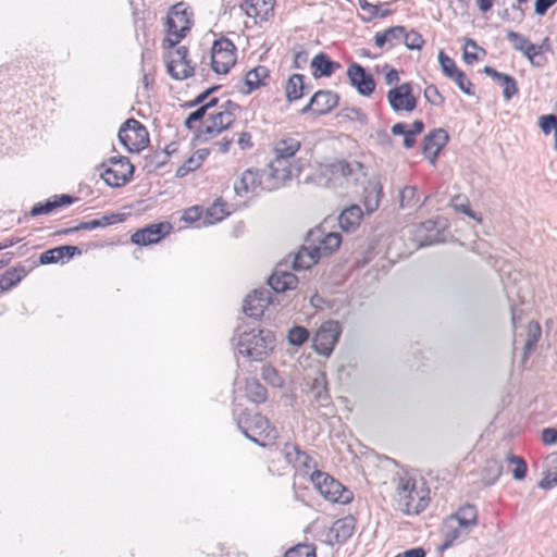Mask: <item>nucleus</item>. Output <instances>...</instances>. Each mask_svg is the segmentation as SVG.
Segmentation results:
<instances>
[{
  "instance_id": "1",
  "label": "nucleus",
  "mask_w": 557,
  "mask_h": 557,
  "mask_svg": "<svg viewBox=\"0 0 557 557\" xmlns=\"http://www.w3.org/2000/svg\"><path fill=\"white\" fill-rule=\"evenodd\" d=\"M428 492L417 486V480L407 473L400 474L396 485L397 509L405 515H418L423 511L428 504Z\"/></svg>"
},
{
  "instance_id": "2",
  "label": "nucleus",
  "mask_w": 557,
  "mask_h": 557,
  "mask_svg": "<svg viewBox=\"0 0 557 557\" xmlns=\"http://www.w3.org/2000/svg\"><path fill=\"white\" fill-rule=\"evenodd\" d=\"M275 335L270 330L245 331L239 335L238 352L252 361H262L274 348Z\"/></svg>"
},
{
  "instance_id": "3",
  "label": "nucleus",
  "mask_w": 557,
  "mask_h": 557,
  "mask_svg": "<svg viewBox=\"0 0 557 557\" xmlns=\"http://www.w3.org/2000/svg\"><path fill=\"white\" fill-rule=\"evenodd\" d=\"M237 426L243 435L252 443L265 447V443L260 442L256 435L274 441L277 437V431L271 425L269 419L260 413L242 414L237 420Z\"/></svg>"
},
{
  "instance_id": "4",
  "label": "nucleus",
  "mask_w": 557,
  "mask_h": 557,
  "mask_svg": "<svg viewBox=\"0 0 557 557\" xmlns=\"http://www.w3.org/2000/svg\"><path fill=\"white\" fill-rule=\"evenodd\" d=\"M310 480L319 493L332 503L345 505L350 503L354 498V494L350 490L326 472L315 470L310 475Z\"/></svg>"
},
{
  "instance_id": "5",
  "label": "nucleus",
  "mask_w": 557,
  "mask_h": 557,
  "mask_svg": "<svg viewBox=\"0 0 557 557\" xmlns=\"http://www.w3.org/2000/svg\"><path fill=\"white\" fill-rule=\"evenodd\" d=\"M168 37L163 39L165 49H173L190 30L191 21L182 3L172 7L165 20Z\"/></svg>"
},
{
  "instance_id": "6",
  "label": "nucleus",
  "mask_w": 557,
  "mask_h": 557,
  "mask_svg": "<svg viewBox=\"0 0 557 557\" xmlns=\"http://www.w3.org/2000/svg\"><path fill=\"white\" fill-rule=\"evenodd\" d=\"M100 176L108 186L121 187L128 183L134 173V166L127 157H112L99 165Z\"/></svg>"
},
{
  "instance_id": "7",
  "label": "nucleus",
  "mask_w": 557,
  "mask_h": 557,
  "mask_svg": "<svg viewBox=\"0 0 557 557\" xmlns=\"http://www.w3.org/2000/svg\"><path fill=\"white\" fill-rule=\"evenodd\" d=\"M119 140L129 152H139L148 144L147 128L137 120H126L119 129Z\"/></svg>"
},
{
  "instance_id": "8",
  "label": "nucleus",
  "mask_w": 557,
  "mask_h": 557,
  "mask_svg": "<svg viewBox=\"0 0 557 557\" xmlns=\"http://www.w3.org/2000/svg\"><path fill=\"white\" fill-rule=\"evenodd\" d=\"M342 334V325L338 321L327 320L323 322L312 338L313 349L321 356L330 357Z\"/></svg>"
},
{
  "instance_id": "9",
  "label": "nucleus",
  "mask_w": 557,
  "mask_h": 557,
  "mask_svg": "<svg viewBox=\"0 0 557 557\" xmlns=\"http://www.w3.org/2000/svg\"><path fill=\"white\" fill-rule=\"evenodd\" d=\"M236 63V47L228 38L214 40L211 48V67L216 74H226Z\"/></svg>"
},
{
  "instance_id": "10",
  "label": "nucleus",
  "mask_w": 557,
  "mask_h": 557,
  "mask_svg": "<svg viewBox=\"0 0 557 557\" xmlns=\"http://www.w3.org/2000/svg\"><path fill=\"white\" fill-rule=\"evenodd\" d=\"M294 169L292 161L274 157L269 163L268 168L264 169L265 177V190L272 191L282 187L287 181H290L294 175ZM299 171L298 168H296Z\"/></svg>"
},
{
  "instance_id": "11",
  "label": "nucleus",
  "mask_w": 557,
  "mask_h": 557,
  "mask_svg": "<svg viewBox=\"0 0 557 557\" xmlns=\"http://www.w3.org/2000/svg\"><path fill=\"white\" fill-rule=\"evenodd\" d=\"M235 120L236 115L231 112L218 111L208 113L205 125L199 127L196 132V138L200 141H208L230 128Z\"/></svg>"
},
{
  "instance_id": "12",
  "label": "nucleus",
  "mask_w": 557,
  "mask_h": 557,
  "mask_svg": "<svg viewBox=\"0 0 557 557\" xmlns=\"http://www.w3.org/2000/svg\"><path fill=\"white\" fill-rule=\"evenodd\" d=\"M447 224L443 219L428 220L414 228L413 237L419 247L430 246L444 242Z\"/></svg>"
},
{
  "instance_id": "13",
  "label": "nucleus",
  "mask_w": 557,
  "mask_h": 557,
  "mask_svg": "<svg viewBox=\"0 0 557 557\" xmlns=\"http://www.w3.org/2000/svg\"><path fill=\"white\" fill-rule=\"evenodd\" d=\"M387 101L394 112H411L417 108V99L412 94L410 83H403L391 88L386 94Z\"/></svg>"
},
{
  "instance_id": "14",
  "label": "nucleus",
  "mask_w": 557,
  "mask_h": 557,
  "mask_svg": "<svg viewBox=\"0 0 557 557\" xmlns=\"http://www.w3.org/2000/svg\"><path fill=\"white\" fill-rule=\"evenodd\" d=\"M172 231L169 222L152 223L137 230L131 237V242L139 246H148L159 243Z\"/></svg>"
},
{
  "instance_id": "15",
  "label": "nucleus",
  "mask_w": 557,
  "mask_h": 557,
  "mask_svg": "<svg viewBox=\"0 0 557 557\" xmlns=\"http://www.w3.org/2000/svg\"><path fill=\"white\" fill-rule=\"evenodd\" d=\"M321 173L334 177L342 176L352 182H358L360 176L364 175L363 165L359 161L348 162L346 160H337L324 165L321 169Z\"/></svg>"
},
{
  "instance_id": "16",
  "label": "nucleus",
  "mask_w": 557,
  "mask_h": 557,
  "mask_svg": "<svg viewBox=\"0 0 557 557\" xmlns=\"http://www.w3.org/2000/svg\"><path fill=\"white\" fill-rule=\"evenodd\" d=\"M449 140V135L444 128H435L430 132L422 141V153L435 165L441 150Z\"/></svg>"
},
{
  "instance_id": "17",
  "label": "nucleus",
  "mask_w": 557,
  "mask_h": 557,
  "mask_svg": "<svg viewBox=\"0 0 557 557\" xmlns=\"http://www.w3.org/2000/svg\"><path fill=\"white\" fill-rule=\"evenodd\" d=\"M306 243H311L314 248L319 249V253L327 256L333 253L342 243V236L338 233L323 234L320 228L312 230L308 233Z\"/></svg>"
},
{
  "instance_id": "18",
  "label": "nucleus",
  "mask_w": 557,
  "mask_h": 557,
  "mask_svg": "<svg viewBox=\"0 0 557 557\" xmlns=\"http://www.w3.org/2000/svg\"><path fill=\"white\" fill-rule=\"evenodd\" d=\"M350 84L356 87L361 96H370L375 89V82L371 74L358 63H352L347 69Z\"/></svg>"
},
{
  "instance_id": "19",
  "label": "nucleus",
  "mask_w": 557,
  "mask_h": 557,
  "mask_svg": "<svg viewBox=\"0 0 557 557\" xmlns=\"http://www.w3.org/2000/svg\"><path fill=\"white\" fill-rule=\"evenodd\" d=\"M265 177L264 171L248 169L246 170L240 178L235 182L234 190L237 196H245L250 191H255L258 187L265 190Z\"/></svg>"
},
{
  "instance_id": "20",
  "label": "nucleus",
  "mask_w": 557,
  "mask_h": 557,
  "mask_svg": "<svg viewBox=\"0 0 557 557\" xmlns=\"http://www.w3.org/2000/svg\"><path fill=\"white\" fill-rule=\"evenodd\" d=\"M270 301V292L267 289H255L244 299L243 311L249 318L259 319L262 317Z\"/></svg>"
},
{
  "instance_id": "21",
  "label": "nucleus",
  "mask_w": 557,
  "mask_h": 557,
  "mask_svg": "<svg viewBox=\"0 0 557 557\" xmlns=\"http://www.w3.org/2000/svg\"><path fill=\"white\" fill-rule=\"evenodd\" d=\"M82 250L77 246L63 245L51 249H48L40 253V264H51L57 262H66L73 259L75 256H79Z\"/></svg>"
},
{
  "instance_id": "22",
  "label": "nucleus",
  "mask_w": 557,
  "mask_h": 557,
  "mask_svg": "<svg viewBox=\"0 0 557 557\" xmlns=\"http://www.w3.org/2000/svg\"><path fill=\"white\" fill-rule=\"evenodd\" d=\"M268 284L274 292L283 293L296 288L298 278L294 273L284 270L283 264H278L269 277Z\"/></svg>"
},
{
  "instance_id": "23",
  "label": "nucleus",
  "mask_w": 557,
  "mask_h": 557,
  "mask_svg": "<svg viewBox=\"0 0 557 557\" xmlns=\"http://www.w3.org/2000/svg\"><path fill=\"white\" fill-rule=\"evenodd\" d=\"M320 258L321 253H319V249L314 248L313 244L307 243V245H304L293 257V269L296 271L310 269Z\"/></svg>"
},
{
  "instance_id": "24",
  "label": "nucleus",
  "mask_w": 557,
  "mask_h": 557,
  "mask_svg": "<svg viewBox=\"0 0 557 557\" xmlns=\"http://www.w3.org/2000/svg\"><path fill=\"white\" fill-rule=\"evenodd\" d=\"M270 77V72L267 66L258 65L252 70L248 71L245 75L244 84L247 87L242 89L240 92L249 95L260 86L267 85L265 79Z\"/></svg>"
},
{
  "instance_id": "25",
  "label": "nucleus",
  "mask_w": 557,
  "mask_h": 557,
  "mask_svg": "<svg viewBox=\"0 0 557 557\" xmlns=\"http://www.w3.org/2000/svg\"><path fill=\"white\" fill-rule=\"evenodd\" d=\"M339 97L331 90H318L312 96V103H315L314 114L323 115L331 112L338 103Z\"/></svg>"
},
{
  "instance_id": "26",
  "label": "nucleus",
  "mask_w": 557,
  "mask_h": 557,
  "mask_svg": "<svg viewBox=\"0 0 557 557\" xmlns=\"http://www.w3.org/2000/svg\"><path fill=\"white\" fill-rule=\"evenodd\" d=\"M166 72L176 81H183L194 75L195 67L189 60L166 57Z\"/></svg>"
},
{
  "instance_id": "27",
  "label": "nucleus",
  "mask_w": 557,
  "mask_h": 557,
  "mask_svg": "<svg viewBox=\"0 0 557 557\" xmlns=\"http://www.w3.org/2000/svg\"><path fill=\"white\" fill-rule=\"evenodd\" d=\"M405 35V26L396 25L377 32L374 35V45L379 48H383L388 45V48L399 45L403 41Z\"/></svg>"
},
{
  "instance_id": "28",
  "label": "nucleus",
  "mask_w": 557,
  "mask_h": 557,
  "mask_svg": "<svg viewBox=\"0 0 557 557\" xmlns=\"http://www.w3.org/2000/svg\"><path fill=\"white\" fill-rule=\"evenodd\" d=\"M311 67L315 78L330 77L336 70L341 69V64L331 60L326 53L320 52L312 59Z\"/></svg>"
},
{
  "instance_id": "29",
  "label": "nucleus",
  "mask_w": 557,
  "mask_h": 557,
  "mask_svg": "<svg viewBox=\"0 0 557 557\" xmlns=\"http://www.w3.org/2000/svg\"><path fill=\"white\" fill-rule=\"evenodd\" d=\"M326 385V376L322 372L312 379L310 394L318 406H326L329 404L330 395Z\"/></svg>"
},
{
  "instance_id": "30",
  "label": "nucleus",
  "mask_w": 557,
  "mask_h": 557,
  "mask_svg": "<svg viewBox=\"0 0 557 557\" xmlns=\"http://www.w3.org/2000/svg\"><path fill=\"white\" fill-rule=\"evenodd\" d=\"M443 542L438 546L440 552L451 547L456 542L463 541L467 535L456 528L453 519H446L442 529Z\"/></svg>"
},
{
  "instance_id": "31",
  "label": "nucleus",
  "mask_w": 557,
  "mask_h": 557,
  "mask_svg": "<svg viewBox=\"0 0 557 557\" xmlns=\"http://www.w3.org/2000/svg\"><path fill=\"white\" fill-rule=\"evenodd\" d=\"M355 527V518L352 516H347L333 523L331 533L337 543H344L352 535Z\"/></svg>"
},
{
  "instance_id": "32",
  "label": "nucleus",
  "mask_w": 557,
  "mask_h": 557,
  "mask_svg": "<svg viewBox=\"0 0 557 557\" xmlns=\"http://www.w3.org/2000/svg\"><path fill=\"white\" fill-rule=\"evenodd\" d=\"M244 8L248 16L268 20L273 13L274 4L272 0H246Z\"/></svg>"
},
{
  "instance_id": "33",
  "label": "nucleus",
  "mask_w": 557,
  "mask_h": 557,
  "mask_svg": "<svg viewBox=\"0 0 557 557\" xmlns=\"http://www.w3.org/2000/svg\"><path fill=\"white\" fill-rule=\"evenodd\" d=\"M301 147L300 140L295 137H285L277 140L274 145V154L282 159L293 162L295 154Z\"/></svg>"
},
{
  "instance_id": "34",
  "label": "nucleus",
  "mask_w": 557,
  "mask_h": 557,
  "mask_svg": "<svg viewBox=\"0 0 557 557\" xmlns=\"http://www.w3.org/2000/svg\"><path fill=\"white\" fill-rule=\"evenodd\" d=\"M362 215L363 213L359 206H350L341 213L338 224L343 231L351 232L360 224Z\"/></svg>"
},
{
  "instance_id": "35",
  "label": "nucleus",
  "mask_w": 557,
  "mask_h": 557,
  "mask_svg": "<svg viewBox=\"0 0 557 557\" xmlns=\"http://www.w3.org/2000/svg\"><path fill=\"white\" fill-rule=\"evenodd\" d=\"M305 75L293 74L285 84V94L288 102L300 99L305 94Z\"/></svg>"
},
{
  "instance_id": "36",
  "label": "nucleus",
  "mask_w": 557,
  "mask_h": 557,
  "mask_svg": "<svg viewBox=\"0 0 557 557\" xmlns=\"http://www.w3.org/2000/svg\"><path fill=\"white\" fill-rule=\"evenodd\" d=\"M25 275L26 271L24 267L20 265L10 268L0 275V290H10L14 286H16Z\"/></svg>"
},
{
  "instance_id": "37",
  "label": "nucleus",
  "mask_w": 557,
  "mask_h": 557,
  "mask_svg": "<svg viewBox=\"0 0 557 557\" xmlns=\"http://www.w3.org/2000/svg\"><path fill=\"white\" fill-rule=\"evenodd\" d=\"M503 463L498 459H488L482 470L481 480L484 485L490 486L497 482L503 473Z\"/></svg>"
},
{
  "instance_id": "38",
  "label": "nucleus",
  "mask_w": 557,
  "mask_h": 557,
  "mask_svg": "<svg viewBox=\"0 0 557 557\" xmlns=\"http://www.w3.org/2000/svg\"><path fill=\"white\" fill-rule=\"evenodd\" d=\"M124 221V214L121 213H110L101 216L100 219H95L91 221H84L77 224L78 231L82 230H95L99 227H106L115 223H120Z\"/></svg>"
},
{
  "instance_id": "39",
  "label": "nucleus",
  "mask_w": 557,
  "mask_h": 557,
  "mask_svg": "<svg viewBox=\"0 0 557 557\" xmlns=\"http://www.w3.org/2000/svg\"><path fill=\"white\" fill-rule=\"evenodd\" d=\"M245 392L247 398L255 404H262L268 398L267 388L257 379L246 380Z\"/></svg>"
},
{
  "instance_id": "40",
  "label": "nucleus",
  "mask_w": 557,
  "mask_h": 557,
  "mask_svg": "<svg viewBox=\"0 0 557 557\" xmlns=\"http://www.w3.org/2000/svg\"><path fill=\"white\" fill-rule=\"evenodd\" d=\"M541 325L535 321H531L527 327V339L523 347V360H525L535 348L537 342L541 338Z\"/></svg>"
},
{
  "instance_id": "41",
  "label": "nucleus",
  "mask_w": 557,
  "mask_h": 557,
  "mask_svg": "<svg viewBox=\"0 0 557 557\" xmlns=\"http://www.w3.org/2000/svg\"><path fill=\"white\" fill-rule=\"evenodd\" d=\"M228 215L225 203L220 200L214 201L207 210L202 221L203 225H212L216 222L222 221Z\"/></svg>"
},
{
  "instance_id": "42",
  "label": "nucleus",
  "mask_w": 557,
  "mask_h": 557,
  "mask_svg": "<svg viewBox=\"0 0 557 557\" xmlns=\"http://www.w3.org/2000/svg\"><path fill=\"white\" fill-rule=\"evenodd\" d=\"M219 102V99L216 97L211 98L208 102L199 106L195 111L189 113L187 119L185 120V127L188 129L194 128V123L200 122L206 115L208 116L207 112L209 109L215 107Z\"/></svg>"
},
{
  "instance_id": "43",
  "label": "nucleus",
  "mask_w": 557,
  "mask_h": 557,
  "mask_svg": "<svg viewBox=\"0 0 557 557\" xmlns=\"http://www.w3.org/2000/svg\"><path fill=\"white\" fill-rule=\"evenodd\" d=\"M522 54L533 66L536 67H543L547 62V59L543 55V46H537L531 41Z\"/></svg>"
},
{
  "instance_id": "44",
  "label": "nucleus",
  "mask_w": 557,
  "mask_h": 557,
  "mask_svg": "<svg viewBox=\"0 0 557 557\" xmlns=\"http://www.w3.org/2000/svg\"><path fill=\"white\" fill-rule=\"evenodd\" d=\"M506 460L509 463L515 465V468L512 469V478L518 481L523 480L528 471V466L524 459L520 456H516L511 453H508Z\"/></svg>"
},
{
  "instance_id": "45",
  "label": "nucleus",
  "mask_w": 557,
  "mask_h": 557,
  "mask_svg": "<svg viewBox=\"0 0 557 557\" xmlns=\"http://www.w3.org/2000/svg\"><path fill=\"white\" fill-rule=\"evenodd\" d=\"M450 206L458 212H461L466 214L467 216L480 221V219L476 218L475 212H473L470 208L469 200L463 195H455L450 199Z\"/></svg>"
},
{
  "instance_id": "46",
  "label": "nucleus",
  "mask_w": 557,
  "mask_h": 557,
  "mask_svg": "<svg viewBox=\"0 0 557 557\" xmlns=\"http://www.w3.org/2000/svg\"><path fill=\"white\" fill-rule=\"evenodd\" d=\"M309 331L300 325L293 326L287 334V339L293 346H301L309 339Z\"/></svg>"
},
{
  "instance_id": "47",
  "label": "nucleus",
  "mask_w": 557,
  "mask_h": 557,
  "mask_svg": "<svg viewBox=\"0 0 557 557\" xmlns=\"http://www.w3.org/2000/svg\"><path fill=\"white\" fill-rule=\"evenodd\" d=\"M497 83L503 87V96L506 101H509L518 94L517 82L512 76L504 73Z\"/></svg>"
},
{
  "instance_id": "48",
  "label": "nucleus",
  "mask_w": 557,
  "mask_h": 557,
  "mask_svg": "<svg viewBox=\"0 0 557 557\" xmlns=\"http://www.w3.org/2000/svg\"><path fill=\"white\" fill-rule=\"evenodd\" d=\"M403 41L409 50H420L425 42L420 33H418L414 29L407 32L406 28H405V35L403 37Z\"/></svg>"
},
{
  "instance_id": "49",
  "label": "nucleus",
  "mask_w": 557,
  "mask_h": 557,
  "mask_svg": "<svg viewBox=\"0 0 557 557\" xmlns=\"http://www.w3.org/2000/svg\"><path fill=\"white\" fill-rule=\"evenodd\" d=\"M438 62L441 64L443 73L451 78L456 73H458L460 70L456 66L455 61L449 58L447 54L444 53V51H440L438 53Z\"/></svg>"
},
{
  "instance_id": "50",
  "label": "nucleus",
  "mask_w": 557,
  "mask_h": 557,
  "mask_svg": "<svg viewBox=\"0 0 557 557\" xmlns=\"http://www.w3.org/2000/svg\"><path fill=\"white\" fill-rule=\"evenodd\" d=\"M284 557H317L315 548L308 544H299L289 548Z\"/></svg>"
},
{
  "instance_id": "51",
  "label": "nucleus",
  "mask_w": 557,
  "mask_h": 557,
  "mask_svg": "<svg viewBox=\"0 0 557 557\" xmlns=\"http://www.w3.org/2000/svg\"><path fill=\"white\" fill-rule=\"evenodd\" d=\"M507 39L512 45V48L521 53L524 51V49L530 44V40L528 37H525L524 35H522L518 32H515V30H509L507 33Z\"/></svg>"
},
{
  "instance_id": "52",
  "label": "nucleus",
  "mask_w": 557,
  "mask_h": 557,
  "mask_svg": "<svg viewBox=\"0 0 557 557\" xmlns=\"http://www.w3.org/2000/svg\"><path fill=\"white\" fill-rule=\"evenodd\" d=\"M302 450L299 448L297 444L294 443H285L282 448V454L285 458V460L294 466L297 460H299V456L301 455Z\"/></svg>"
},
{
  "instance_id": "53",
  "label": "nucleus",
  "mask_w": 557,
  "mask_h": 557,
  "mask_svg": "<svg viewBox=\"0 0 557 557\" xmlns=\"http://www.w3.org/2000/svg\"><path fill=\"white\" fill-rule=\"evenodd\" d=\"M261 376L265 382L274 387H281L283 385V380L278 375V372L270 366L262 367Z\"/></svg>"
},
{
  "instance_id": "54",
  "label": "nucleus",
  "mask_w": 557,
  "mask_h": 557,
  "mask_svg": "<svg viewBox=\"0 0 557 557\" xmlns=\"http://www.w3.org/2000/svg\"><path fill=\"white\" fill-rule=\"evenodd\" d=\"M450 79H453L459 89L468 96L474 95L473 84L467 78L466 74L462 71H459L454 75Z\"/></svg>"
},
{
  "instance_id": "55",
  "label": "nucleus",
  "mask_w": 557,
  "mask_h": 557,
  "mask_svg": "<svg viewBox=\"0 0 557 557\" xmlns=\"http://www.w3.org/2000/svg\"><path fill=\"white\" fill-rule=\"evenodd\" d=\"M454 515L455 517H459L474 524H478V509L474 505L466 504L461 506Z\"/></svg>"
},
{
  "instance_id": "56",
  "label": "nucleus",
  "mask_w": 557,
  "mask_h": 557,
  "mask_svg": "<svg viewBox=\"0 0 557 557\" xmlns=\"http://www.w3.org/2000/svg\"><path fill=\"white\" fill-rule=\"evenodd\" d=\"M423 95L425 100L435 107H441L445 101L437 87L432 84L425 87Z\"/></svg>"
},
{
  "instance_id": "57",
  "label": "nucleus",
  "mask_w": 557,
  "mask_h": 557,
  "mask_svg": "<svg viewBox=\"0 0 557 557\" xmlns=\"http://www.w3.org/2000/svg\"><path fill=\"white\" fill-rule=\"evenodd\" d=\"M539 126L545 135L552 133V131L557 129V116L555 114H546L542 115L539 119Z\"/></svg>"
},
{
  "instance_id": "58",
  "label": "nucleus",
  "mask_w": 557,
  "mask_h": 557,
  "mask_svg": "<svg viewBox=\"0 0 557 557\" xmlns=\"http://www.w3.org/2000/svg\"><path fill=\"white\" fill-rule=\"evenodd\" d=\"M199 168V159H196V156H191L188 158L178 169L176 170V177H184L188 173L197 170Z\"/></svg>"
},
{
  "instance_id": "59",
  "label": "nucleus",
  "mask_w": 557,
  "mask_h": 557,
  "mask_svg": "<svg viewBox=\"0 0 557 557\" xmlns=\"http://www.w3.org/2000/svg\"><path fill=\"white\" fill-rule=\"evenodd\" d=\"M341 116L346 117L350 121H358L361 124L367 122L366 114L358 108H344L341 111Z\"/></svg>"
},
{
  "instance_id": "60",
  "label": "nucleus",
  "mask_w": 557,
  "mask_h": 557,
  "mask_svg": "<svg viewBox=\"0 0 557 557\" xmlns=\"http://www.w3.org/2000/svg\"><path fill=\"white\" fill-rule=\"evenodd\" d=\"M54 209H55V205H53L52 199L50 198V199L46 200L45 202L36 203L30 210V215L37 216L40 214H48V213L52 212Z\"/></svg>"
},
{
  "instance_id": "61",
  "label": "nucleus",
  "mask_w": 557,
  "mask_h": 557,
  "mask_svg": "<svg viewBox=\"0 0 557 557\" xmlns=\"http://www.w3.org/2000/svg\"><path fill=\"white\" fill-rule=\"evenodd\" d=\"M557 485V472L547 471L542 480L539 482V487L542 490H550Z\"/></svg>"
},
{
  "instance_id": "62",
  "label": "nucleus",
  "mask_w": 557,
  "mask_h": 557,
  "mask_svg": "<svg viewBox=\"0 0 557 557\" xmlns=\"http://www.w3.org/2000/svg\"><path fill=\"white\" fill-rule=\"evenodd\" d=\"M202 211L199 207L195 206L185 210L182 220L186 223H194L201 219Z\"/></svg>"
},
{
  "instance_id": "63",
  "label": "nucleus",
  "mask_w": 557,
  "mask_h": 557,
  "mask_svg": "<svg viewBox=\"0 0 557 557\" xmlns=\"http://www.w3.org/2000/svg\"><path fill=\"white\" fill-rule=\"evenodd\" d=\"M447 519H453L456 528L458 530H460L462 533H465L467 536H468L471 528L476 525L468 520L461 519L459 517H455V515H450L449 517H447Z\"/></svg>"
},
{
  "instance_id": "64",
  "label": "nucleus",
  "mask_w": 557,
  "mask_h": 557,
  "mask_svg": "<svg viewBox=\"0 0 557 557\" xmlns=\"http://www.w3.org/2000/svg\"><path fill=\"white\" fill-rule=\"evenodd\" d=\"M557 0H535L534 12L537 15H545L549 8H552Z\"/></svg>"
}]
</instances>
